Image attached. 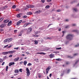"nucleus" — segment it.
Masks as SVG:
<instances>
[{"label": "nucleus", "mask_w": 79, "mask_h": 79, "mask_svg": "<svg viewBox=\"0 0 79 79\" xmlns=\"http://www.w3.org/2000/svg\"><path fill=\"white\" fill-rule=\"evenodd\" d=\"M32 29L31 28H28V31H27V34H30L31 32H32Z\"/></svg>", "instance_id": "f257e3e1"}, {"label": "nucleus", "mask_w": 79, "mask_h": 79, "mask_svg": "<svg viewBox=\"0 0 79 79\" xmlns=\"http://www.w3.org/2000/svg\"><path fill=\"white\" fill-rule=\"evenodd\" d=\"M74 36L73 35L69 34V40H72Z\"/></svg>", "instance_id": "f03ea898"}, {"label": "nucleus", "mask_w": 79, "mask_h": 79, "mask_svg": "<svg viewBox=\"0 0 79 79\" xmlns=\"http://www.w3.org/2000/svg\"><path fill=\"white\" fill-rule=\"evenodd\" d=\"M23 21V20H21L18 22H17V26H18L22 23V22Z\"/></svg>", "instance_id": "7ed1b4c3"}, {"label": "nucleus", "mask_w": 79, "mask_h": 79, "mask_svg": "<svg viewBox=\"0 0 79 79\" xmlns=\"http://www.w3.org/2000/svg\"><path fill=\"white\" fill-rule=\"evenodd\" d=\"M12 24V22H11V21H10L7 24L8 26H11V24Z\"/></svg>", "instance_id": "20e7f679"}, {"label": "nucleus", "mask_w": 79, "mask_h": 79, "mask_svg": "<svg viewBox=\"0 0 79 79\" xmlns=\"http://www.w3.org/2000/svg\"><path fill=\"white\" fill-rule=\"evenodd\" d=\"M13 40V39L12 38H7V40L8 42H11Z\"/></svg>", "instance_id": "39448f33"}, {"label": "nucleus", "mask_w": 79, "mask_h": 79, "mask_svg": "<svg viewBox=\"0 0 79 79\" xmlns=\"http://www.w3.org/2000/svg\"><path fill=\"white\" fill-rule=\"evenodd\" d=\"M66 39L67 40H69V34L68 35L66 36Z\"/></svg>", "instance_id": "423d86ee"}, {"label": "nucleus", "mask_w": 79, "mask_h": 79, "mask_svg": "<svg viewBox=\"0 0 79 79\" xmlns=\"http://www.w3.org/2000/svg\"><path fill=\"white\" fill-rule=\"evenodd\" d=\"M4 26H5V24H2L1 25H0V27H1V28H3V27H4Z\"/></svg>", "instance_id": "0eeeda50"}, {"label": "nucleus", "mask_w": 79, "mask_h": 79, "mask_svg": "<svg viewBox=\"0 0 79 79\" xmlns=\"http://www.w3.org/2000/svg\"><path fill=\"white\" fill-rule=\"evenodd\" d=\"M9 21V20H6L5 21H4V23H8V22Z\"/></svg>", "instance_id": "6e6552de"}, {"label": "nucleus", "mask_w": 79, "mask_h": 79, "mask_svg": "<svg viewBox=\"0 0 79 79\" xmlns=\"http://www.w3.org/2000/svg\"><path fill=\"white\" fill-rule=\"evenodd\" d=\"M40 10H38L37 11H36L35 12V13H37V14H39V13H40Z\"/></svg>", "instance_id": "1a4fd4ad"}, {"label": "nucleus", "mask_w": 79, "mask_h": 79, "mask_svg": "<svg viewBox=\"0 0 79 79\" xmlns=\"http://www.w3.org/2000/svg\"><path fill=\"white\" fill-rule=\"evenodd\" d=\"M6 42H8V39H7L5 40H4V43H6Z\"/></svg>", "instance_id": "9d476101"}, {"label": "nucleus", "mask_w": 79, "mask_h": 79, "mask_svg": "<svg viewBox=\"0 0 79 79\" xmlns=\"http://www.w3.org/2000/svg\"><path fill=\"white\" fill-rule=\"evenodd\" d=\"M41 31H36V32H35V34H37L38 33H41Z\"/></svg>", "instance_id": "9b49d317"}, {"label": "nucleus", "mask_w": 79, "mask_h": 79, "mask_svg": "<svg viewBox=\"0 0 79 79\" xmlns=\"http://www.w3.org/2000/svg\"><path fill=\"white\" fill-rule=\"evenodd\" d=\"M35 44H38V41L35 40L34 41Z\"/></svg>", "instance_id": "f8f14e48"}, {"label": "nucleus", "mask_w": 79, "mask_h": 79, "mask_svg": "<svg viewBox=\"0 0 79 79\" xmlns=\"http://www.w3.org/2000/svg\"><path fill=\"white\" fill-rule=\"evenodd\" d=\"M0 31L1 32V33H3V29H1L0 30Z\"/></svg>", "instance_id": "ddd939ff"}, {"label": "nucleus", "mask_w": 79, "mask_h": 79, "mask_svg": "<svg viewBox=\"0 0 79 79\" xmlns=\"http://www.w3.org/2000/svg\"><path fill=\"white\" fill-rule=\"evenodd\" d=\"M8 8V6H6L4 7L3 8V9H6V8Z\"/></svg>", "instance_id": "4468645a"}, {"label": "nucleus", "mask_w": 79, "mask_h": 79, "mask_svg": "<svg viewBox=\"0 0 79 79\" xmlns=\"http://www.w3.org/2000/svg\"><path fill=\"white\" fill-rule=\"evenodd\" d=\"M16 6L14 5H13L12 6V8H14V9H15V8H16Z\"/></svg>", "instance_id": "2eb2a0df"}, {"label": "nucleus", "mask_w": 79, "mask_h": 79, "mask_svg": "<svg viewBox=\"0 0 79 79\" xmlns=\"http://www.w3.org/2000/svg\"><path fill=\"white\" fill-rule=\"evenodd\" d=\"M16 11H20V9L19 8H17L16 9Z\"/></svg>", "instance_id": "dca6fc26"}, {"label": "nucleus", "mask_w": 79, "mask_h": 79, "mask_svg": "<svg viewBox=\"0 0 79 79\" xmlns=\"http://www.w3.org/2000/svg\"><path fill=\"white\" fill-rule=\"evenodd\" d=\"M72 31L73 32H76L77 33H78L79 32L77 30H73Z\"/></svg>", "instance_id": "f3484780"}, {"label": "nucleus", "mask_w": 79, "mask_h": 79, "mask_svg": "<svg viewBox=\"0 0 79 79\" xmlns=\"http://www.w3.org/2000/svg\"><path fill=\"white\" fill-rule=\"evenodd\" d=\"M3 19H4V18H0V22H1V21H2V20H3Z\"/></svg>", "instance_id": "a211bd4d"}, {"label": "nucleus", "mask_w": 79, "mask_h": 79, "mask_svg": "<svg viewBox=\"0 0 79 79\" xmlns=\"http://www.w3.org/2000/svg\"><path fill=\"white\" fill-rule=\"evenodd\" d=\"M17 16L18 17V18H20V15L19 14H17Z\"/></svg>", "instance_id": "6ab92c4d"}, {"label": "nucleus", "mask_w": 79, "mask_h": 79, "mask_svg": "<svg viewBox=\"0 0 79 79\" xmlns=\"http://www.w3.org/2000/svg\"><path fill=\"white\" fill-rule=\"evenodd\" d=\"M79 46V44H78L77 45H76L74 47H77Z\"/></svg>", "instance_id": "aec40b11"}, {"label": "nucleus", "mask_w": 79, "mask_h": 79, "mask_svg": "<svg viewBox=\"0 0 79 79\" xmlns=\"http://www.w3.org/2000/svg\"><path fill=\"white\" fill-rule=\"evenodd\" d=\"M50 7V6L48 5L45 7L46 8H49Z\"/></svg>", "instance_id": "412c9836"}, {"label": "nucleus", "mask_w": 79, "mask_h": 79, "mask_svg": "<svg viewBox=\"0 0 79 79\" xmlns=\"http://www.w3.org/2000/svg\"><path fill=\"white\" fill-rule=\"evenodd\" d=\"M27 8H31V5H29L27 6Z\"/></svg>", "instance_id": "4be33fe9"}, {"label": "nucleus", "mask_w": 79, "mask_h": 79, "mask_svg": "<svg viewBox=\"0 0 79 79\" xmlns=\"http://www.w3.org/2000/svg\"><path fill=\"white\" fill-rule=\"evenodd\" d=\"M26 26H27V25H26V23L23 25V27H26Z\"/></svg>", "instance_id": "5701e85b"}, {"label": "nucleus", "mask_w": 79, "mask_h": 79, "mask_svg": "<svg viewBox=\"0 0 79 79\" xmlns=\"http://www.w3.org/2000/svg\"><path fill=\"white\" fill-rule=\"evenodd\" d=\"M65 29H68V28H69V26L67 25V26H66L65 27Z\"/></svg>", "instance_id": "b1692460"}, {"label": "nucleus", "mask_w": 79, "mask_h": 79, "mask_svg": "<svg viewBox=\"0 0 79 79\" xmlns=\"http://www.w3.org/2000/svg\"><path fill=\"white\" fill-rule=\"evenodd\" d=\"M73 10H74L75 12H76V11H77V9H76V8L73 9Z\"/></svg>", "instance_id": "393cba45"}, {"label": "nucleus", "mask_w": 79, "mask_h": 79, "mask_svg": "<svg viewBox=\"0 0 79 79\" xmlns=\"http://www.w3.org/2000/svg\"><path fill=\"white\" fill-rule=\"evenodd\" d=\"M34 5H31V7L30 8H34Z\"/></svg>", "instance_id": "a878e982"}, {"label": "nucleus", "mask_w": 79, "mask_h": 79, "mask_svg": "<svg viewBox=\"0 0 79 79\" xmlns=\"http://www.w3.org/2000/svg\"><path fill=\"white\" fill-rule=\"evenodd\" d=\"M27 18V16L25 15L23 17V18Z\"/></svg>", "instance_id": "bb28decb"}, {"label": "nucleus", "mask_w": 79, "mask_h": 79, "mask_svg": "<svg viewBox=\"0 0 79 79\" xmlns=\"http://www.w3.org/2000/svg\"><path fill=\"white\" fill-rule=\"evenodd\" d=\"M61 49V48H56V50H60Z\"/></svg>", "instance_id": "cd10ccee"}, {"label": "nucleus", "mask_w": 79, "mask_h": 79, "mask_svg": "<svg viewBox=\"0 0 79 79\" xmlns=\"http://www.w3.org/2000/svg\"><path fill=\"white\" fill-rule=\"evenodd\" d=\"M28 15H32V13L31 12H28Z\"/></svg>", "instance_id": "c85d7f7f"}, {"label": "nucleus", "mask_w": 79, "mask_h": 79, "mask_svg": "<svg viewBox=\"0 0 79 79\" xmlns=\"http://www.w3.org/2000/svg\"><path fill=\"white\" fill-rule=\"evenodd\" d=\"M51 25H53L52 24H49L48 26V27H49V26H51Z\"/></svg>", "instance_id": "c756f323"}, {"label": "nucleus", "mask_w": 79, "mask_h": 79, "mask_svg": "<svg viewBox=\"0 0 79 79\" xmlns=\"http://www.w3.org/2000/svg\"><path fill=\"white\" fill-rule=\"evenodd\" d=\"M12 47V46H11V45H10V46H9L7 48H11V47Z\"/></svg>", "instance_id": "7c9ffc66"}, {"label": "nucleus", "mask_w": 79, "mask_h": 79, "mask_svg": "<svg viewBox=\"0 0 79 79\" xmlns=\"http://www.w3.org/2000/svg\"><path fill=\"white\" fill-rule=\"evenodd\" d=\"M38 36H39V35H35V37H38Z\"/></svg>", "instance_id": "2f4dec72"}, {"label": "nucleus", "mask_w": 79, "mask_h": 79, "mask_svg": "<svg viewBox=\"0 0 79 79\" xmlns=\"http://www.w3.org/2000/svg\"><path fill=\"white\" fill-rule=\"evenodd\" d=\"M63 35H62V37L64 36V31H62Z\"/></svg>", "instance_id": "473e14b6"}, {"label": "nucleus", "mask_w": 79, "mask_h": 79, "mask_svg": "<svg viewBox=\"0 0 79 79\" xmlns=\"http://www.w3.org/2000/svg\"><path fill=\"white\" fill-rule=\"evenodd\" d=\"M18 48H19V47H17L16 48H14V49H15L16 50H18Z\"/></svg>", "instance_id": "72a5a7b5"}, {"label": "nucleus", "mask_w": 79, "mask_h": 79, "mask_svg": "<svg viewBox=\"0 0 79 79\" xmlns=\"http://www.w3.org/2000/svg\"><path fill=\"white\" fill-rule=\"evenodd\" d=\"M41 2L42 3H44L45 2V0H41Z\"/></svg>", "instance_id": "f704fd0d"}, {"label": "nucleus", "mask_w": 79, "mask_h": 79, "mask_svg": "<svg viewBox=\"0 0 79 79\" xmlns=\"http://www.w3.org/2000/svg\"><path fill=\"white\" fill-rule=\"evenodd\" d=\"M52 1V0H47L48 2H50Z\"/></svg>", "instance_id": "c9c22d12"}, {"label": "nucleus", "mask_w": 79, "mask_h": 79, "mask_svg": "<svg viewBox=\"0 0 79 79\" xmlns=\"http://www.w3.org/2000/svg\"><path fill=\"white\" fill-rule=\"evenodd\" d=\"M29 24H30V23H26V24L27 25V26H28V25H29Z\"/></svg>", "instance_id": "e433bc0d"}, {"label": "nucleus", "mask_w": 79, "mask_h": 79, "mask_svg": "<svg viewBox=\"0 0 79 79\" xmlns=\"http://www.w3.org/2000/svg\"><path fill=\"white\" fill-rule=\"evenodd\" d=\"M47 39H52L50 37H48L47 38Z\"/></svg>", "instance_id": "4c0bfd02"}, {"label": "nucleus", "mask_w": 79, "mask_h": 79, "mask_svg": "<svg viewBox=\"0 0 79 79\" xmlns=\"http://www.w3.org/2000/svg\"><path fill=\"white\" fill-rule=\"evenodd\" d=\"M69 43V42H66V43H65V44H66V45H67V44H68Z\"/></svg>", "instance_id": "58836bf2"}, {"label": "nucleus", "mask_w": 79, "mask_h": 79, "mask_svg": "<svg viewBox=\"0 0 79 79\" xmlns=\"http://www.w3.org/2000/svg\"><path fill=\"white\" fill-rule=\"evenodd\" d=\"M8 45H6V46H4V47H5V48H6V47H8Z\"/></svg>", "instance_id": "ea45409f"}, {"label": "nucleus", "mask_w": 79, "mask_h": 79, "mask_svg": "<svg viewBox=\"0 0 79 79\" xmlns=\"http://www.w3.org/2000/svg\"><path fill=\"white\" fill-rule=\"evenodd\" d=\"M57 12H60V10H57Z\"/></svg>", "instance_id": "a19ab883"}, {"label": "nucleus", "mask_w": 79, "mask_h": 79, "mask_svg": "<svg viewBox=\"0 0 79 79\" xmlns=\"http://www.w3.org/2000/svg\"><path fill=\"white\" fill-rule=\"evenodd\" d=\"M65 21H67V22L69 21V20L68 19H66L65 20Z\"/></svg>", "instance_id": "79ce46f5"}, {"label": "nucleus", "mask_w": 79, "mask_h": 79, "mask_svg": "<svg viewBox=\"0 0 79 79\" xmlns=\"http://www.w3.org/2000/svg\"><path fill=\"white\" fill-rule=\"evenodd\" d=\"M61 28H60L58 29L59 31H61Z\"/></svg>", "instance_id": "37998d69"}, {"label": "nucleus", "mask_w": 79, "mask_h": 79, "mask_svg": "<svg viewBox=\"0 0 79 79\" xmlns=\"http://www.w3.org/2000/svg\"><path fill=\"white\" fill-rule=\"evenodd\" d=\"M24 49L23 47H22L21 50H24Z\"/></svg>", "instance_id": "c03bdc74"}, {"label": "nucleus", "mask_w": 79, "mask_h": 79, "mask_svg": "<svg viewBox=\"0 0 79 79\" xmlns=\"http://www.w3.org/2000/svg\"><path fill=\"white\" fill-rule=\"evenodd\" d=\"M22 34H19V36H21V35Z\"/></svg>", "instance_id": "a18cd8bd"}, {"label": "nucleus", "mask_w": 79, "mask_h": 79, "mask_svg": "<svg viewBox=\"0 0 79 79\" xmlns=\"http://www.w3.org/2000/svg\"><path fill=\"white\" fill-rule=\"evenodd\" d=\"M76 25V24H73V26H75Z\"/></svg>", "instance_id": "49530a36"}, {"label": "nucleus", "mask_w": 79, "mask_h": 79, "mask_svg": "<svg viewBox=\"0 0 79 79\" xmlns=\"http://www.w3.org/2000/svg\"><path fill=\"white\" fill-rule=\"evenodd\" d=\"M14 32H17V30H15Z\"/></svg>", "instance_id": "de8ad7c7"}, {"label": "nucleus", "mask_w": 79, "mask_h": 79, "mask_svg": "<svg viewBox=\"0 0 79 79\" xmlns=\"http://www.w3.org/2000/svg\"><path fill=\"white\" fill-rule=\"evenodd\" d=\"M66 8H69V7L67 6H66Z\"/></svg>", "instance_id": "09e8293b"}, {"label": "nucleus", "mask_w": 79, "mask_h": 79, "mask_svg": "<svg viewBox=\"0 0 79 79\" xmlns=\"http://www.w3.org/2000/svg\"><path fill=\"white\" fill-rule=\"evenodd\" d=\"M24 30L25 31H26V30H27V28H25V29H24Z\"/></svg>", "instance_id": "8fccbe9b"}, {"label": "nucleus", "mask_w": 79, "mask_h": 79, "mask_svg": "<svg viewBox=\"0 0 79 79\" xmlns=\"http://www.w3.org/2000/svg\"><path fill=\"white\" fill-rule=\"evenodd\" d=\"M77 6H79V3L78 4H77Z\"/></svg>", "instance_id": "3c124183"}, {"label": "nucleus", "mask_w": 79, "mask_h": 79, "mask_svg": "<svg viewBox=\"0 0 79 79\" xmlns=\"http://www.w3.org/2000/svg\"><path fill=\"white\" fill-rule=\"evenodd\" d=\"M66 32V31H64V33H65Z\"/></svg>", "instance_id": "603ef678"}, {"label": "nucleus", "mask_w": 79, "mask_h": 79, "mask_svg": "<svg viewBox=\"0 0 79 79\" xmlns=\"http://www.w3.org/2000/svg\"><path fill=\"white\" fill-rule=\"evenodd\" d=\"M11 0H8L9 1H10Z\"/></svg>", "instance_id": "864d4df0"}, {"label": "nucleus", "mask_w": 79, "mask_h": 79, "mask_svg": "<svg viewBox=\"0 0 79 79\" xmlns=\"http://www.w3.org/2000/svg\"><path fill=\"white\" fill-rule=\"evenodd\" d=\"M34 21V20H33V21Z\"/></svg>", "instance_id": "5fc2aeb1"}, {"label": "nucleus", "mask_w": 79, "mask_h": 79, "mask_svg": "<svg viewBox=\"0 0 79 79\" xmlns=\"http://www.w3.org/2000/svg\"><path fill=\"white\" fill-rule=\"evenodd\" d=\"M40 29H39V30H40Z\"/></svg>", "instance_id": "6e6d98bb"}]
</instances>
